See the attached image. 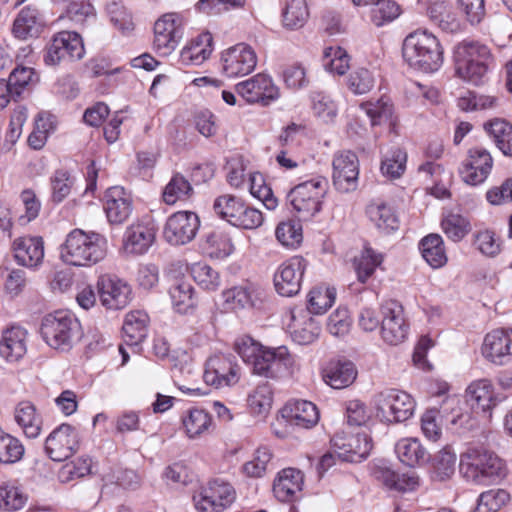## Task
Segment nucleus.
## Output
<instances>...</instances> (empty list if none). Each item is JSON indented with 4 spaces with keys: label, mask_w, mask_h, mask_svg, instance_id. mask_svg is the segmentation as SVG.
Segmentation results:
<instances>
[{
    "label": "nucleus",
    "mask_w": 512,
    "mask_h": 512,
    "mask_svg": "<svg viewBox=\"0 0 512 512\" xmlns=\"http://www.w3.org/2000/svg\"><path fill=\"white\" fill-rule=\"evenodd\" d=\"M155 240V228L149 222H136L128 226L123 236V249L127 254L142 255Z\"/></svg>",
    "instance_id": "obj_25"
},
{
    "label": "nucleus",
    "mask_w": 512,
    "mask_h": 512,
    "mask_svg": "<svg viewBox=\"0 0 512 512\" xmlns=\"http://www.w3.org/2000/svg\"><path fill=\"white\" fill-rule=\"evenodd\" d=\"M106 240L95 232L72 230L61 246V259L73 266H91L105 257Z\"/></svg>",
    "instance_id": "obj_3"
},
{
    "label": "nucleus",
    "mask_w": 512,
    "mask_h": 512,
    "mask_svg": "<svg viewBox=\"0 0 512 512\" xmlns=\"http://www.w3.org/2000/svg\"><path fill=\"white\" fill-rule=\"evenodd\" d=\"M272 459V452L268 447H259L250 461L242 466L243 473L252 478L263 477L268 470Z\"/></svg>",
    "instance_id": "obj_53"
},
{
    "label": "nucleus",
    "mask_w": 512,
    "mask_h": 512,
    "mask_svg": "<svg viewBox=\"0 0 512 512\" xmlns=\"http://www.w3.org/2000/svg\"><path fill=\"white\" fill-rule=\"evenodd\" d=\"M361 109L369 117L371 125L377 126L390 122L392 124L393 106L389 99L381 98L376 102L361 104Z\"/></svg>",
    "instance_id": "obj_52"
},
{
    "label": "nucleus",
    "mask_w": 512,
    "mask_h": 512,
    "mask_svg": "<svg viewBox=\"0 0 512 512\" xmlns=\"http://www.w3.org/2000/svg\"><path fill=\"white\" fill-rule=\"evenodd\" d=\"M329 189L324 176H316L294 186L287 194V201L299 219L309 220L322 210L323 200Z\"/></svg>",
    "instance_id": "obj_6"
},
{
    "label": "nucleus",
    "mask_w": 512,
    "mask_h": 512,
    "mask_svg": "<svg viewBox=\"0 0 512 512\" xmlns=\"http://www.w3.org/2000/svg\"><path fill=\"white\" fill-rule=\"evenodd\" d=\"M14 420L27 438H37L42 431V416L29 401H21L16 405Z\"/></svg>",
    "instance_id": "obj_33"
},
{
    "label": "nucleus",
    "mask_w": 512,
    "mask_h": 512,
    "mask_svg": "<svg viewBox=\"0 0 512 512\" xmlns=\"http://www.w3.org/2000/svg\"><path fill=\"white\" fill-rule=\"evenodd\" d=\"M273 401V392L269 384L258 385L248 397V405L254 414L265 415Z\"/></svg>",
    "instance_id": "obj_58"
},
{
    "label": "nucleus",
    "mask_w": 512,
    "mask_h": 512,
    "mask_svg": "<svg viewBox=\"0 0 512 512\" xmlns=\"http://www.w3.org/2000/svg\"><path fill=\"white\" fill-rule=\"evenodd\" d=\"M459 471L474 484L499 483L507 475L504 461L483 447H469L460 455Z\"/></svg>",
    "instance_id": "obj_2"
},
{
    "label": "nucleus",
    "mask_w": 512,
    "mask_h": 512,
    "mask_svg": "<svg viewBox=\"0 0 512 512\" xmlns=\"http://www.w3.org/2000/svg\"><path fill=\"white\" fill-rule=\"evenodd\" d=\"M240 376V366L233 355L215 354L206 361L203 373L204 382L216 389L236 385Z\"/></svg>",
    "instance_id": "obj_9"
},
{
    "label": "nucleus",
    "mask_w": 512,
    "mask_h": 512,
    "mask_svg": "<svg viewBox=\"0 0 512 512\" xmlns=\"http://www.w3.org/2000/svg\"><path fill=\"white\" fill-rule=\"evenodd\" d=\"M204 249L211 258L223 259L233 253L234 245L227 233L215 230L206 235Z\"/></svg>",
    "instance_id": "obj_45"
},
{
    "label": "nucleus",
    "mask_w": 512,
    "mask_h": 512,
    "mask_svg": "<svg viewBox=\"0 0 512 512\" xmlns=\"http://www.w3.org/2000/svg\"><path fill=\"white\" fill-rule=\"evenodd\" d=\"M183 35V19L178 13H166L154 24V48L163 56L169 55Z\"/></svg>",
    "instance_id": "obj_15"
},
{
    "label": "nucleus",
    "mask_w": 512,
    "mask_h": 512,
    "mask_svg": "<svg viewBox=\"0 0 512 512\" xmlns=\"http://www.w3.org/2000/svg\"><path fill=\"white\" fill-rule=\"evenodd\" d=\"M39 10L31 5L24 7L14 20L13 33L17 38L27 39L37 36L42 29Z\"/></svg>",
    "instance_id": "obj_39"
},
{
    "label": "nucleus",
    "mask_w": 512,
    "mask_h": 512,
    "mask_svg": "<svg viewBox=\"0 0 512 512\" xmlns=\"http://www.w3.org/2000/svg\"><path fill=\"white\" fill-rule=\"evenodd\" d=\"M402 55L411 68L424 73H434L444 63V49L439 39L426 29H417L405 37Z\"/></svg>",
    "instance_id": "obj_1"
},
{
    "label": "nucleus",
    "mask_w": 512,
    "mask_h": 512,
    "mask_svg": "<svg viewBox=\"0 0 512 512\" xmlns=\"http://www.w3.org/2000/svg\"><path fill=\"white\" fill-rule=\"evenodd\" d=\"M381 334L385 342L398 345L407 336V326L404 321L402 307L396 302H387L382 307Z\"/></svg>",
    "instance_id": "obj_22"
},
{
    "label": "nucleus",
    "mask_w": 512,
    "mask_h": 512,
    "mask_svg": "<svg viewBox=\"0 0 512 512\" xmlns=\"http://www.w3.org/2000/svg\"><path fill=\"white\" fill-rule=\"evenodd\" d=\"M303 483L304 478L300 470L286 468L280 471L274 480L273 492L278 500L290 501L302 490Z\"/></svg>",
    "instance_id": "obj_35"
},
{
    "label": "nucleus",
    "mask_w": 512,
    "mask_h": 512,
    "mask_svg": "<svg viewBox=\"0 0 512 512\" xmlns=\"http://www.w3.org/2000/svg\"><path fill=\"white\" fill-rule=\"evenodd\" d=\"M299 368L297 357L286 346H265L252 368V373L269 379H281Z\"/></svg>",
    "instance_id": "obj_8"
},
{
    "label": "nucleus",
    "mask_w": 512,
    "mask_h": 512,
    "mask_svg": "<svg viewBox=\"0 0 512 512\" xmlns=\"http://www.w3.org/2000/svg\"><path fill=\"white\" fill-rule=\"evenodd\" d=\"M398 459L409 467L421 466L430 460V454L417 438H402L395 444Z\"/></svg>",
    "instance_id": "obj_37"
},
{
    "label": "nucleus",
    "mask_w": 512,
    "mask_h": 512,
    "mask_svg": "<svg viewBox=\"0 0 512 512\" xmlns=\"http://www.w3.org/2000/svg\"><path fill=\"white\" fill-rule=\"evenodd\" d=\"M306 266L307 262L301 256H294L283 262L274 274L276 291L285 297L298 294Z\"/></svg>",
    "instance_id": "obj_17"
},
{
    "label": "nucleus",
    "mask_w": 512,
    "mask_h": 512,
    "mask_svg": "<svg viewBox=\"0 0 512 512\" xmlns=\"http://www.w3.org/2000/svg\"><path fill=\"white\" fill-rule=\"evenodd\" d=\"M377 478L387 487L399 491L413 490L418 484V479L414 475H400L390 468L381 469Z\"/></svg>",
    "instance_id": "obj_59"
},
{
    "label": "nucleus",
    "mask_w": 512,
    "mask_h": 512,
    "mask_svg": "<svg viewBox=\"0 0 512 512\" xmlns=\"http://www.w3.org/2000/svg\"><path fill=\"white\" fill-rule=\"evenodd\" d=\"M27 500V494L20 487L11 483L0 485V511H19L26 505Z\"/></svg>",
    "instance_id": "obj_49"
},
{
    "label": "nucleus",
    "mask_w": 512,
    "mask_h": 512,
    "mask_svg": "<svg viewBox=\"0 0 512 512\" xmlns=\"http://www.w3.org/2000/svg\"><path fill=\"white\" fill-rule=\"evenodd\" d=\"M375 417L384 424L401 423L410 419L415 410V401L405 391L385 388L375 393L371 400Z\"/></svg>",
    "instance_id": "obj_7"
},
{
    "label": "nucleus",
    "mask_w": 512,
    "mask_h": 512,
    "mask_svg": "<svg viewBox=\"0 0 512 512\" xmlns=\"http://www.w3.org/2000/svg\"><path fill=\"white\" fill-rule=\"evenodd\" d=\"M333 445L338 449L337 457L347 462L365 459L372 449V443L366 434L337 437L333 439Z\"/></svg>",
    "instance_id": "obj_27"
},
{
    "label": "nucleus",
    "mask_w": 512,
    "mask_h": 512,
    "mask_svg": "<svg viewBox=\"0 0 512 512\" xmlns=\"http://www.w3.org/2000/svg\"><path fill=\"white\" fill-rule=\"evenodd\" d=\"M104 211L110 224H123L133 211L130 195L122 187L109 188L105 194Z\"/></svg>",
    "instance_id": "obj_24"
},
{
    "label": "nucleus",
    "mask_w": 512,
    "mask_h": 512,
    "mask_svg": "<svg viewBox=\"0 0 512 512\" xmlns=\"http://www.w3.org/2000/svg\"><path fill=\"white\" fill-rule=\"evenodd\" d=\"M441 229L448 239L457 243L470 233L472 225L466 216L449 212L441 220Z\"/></svg>",
    "instance_id": "obj_43"
},
{
    "label": "nucleus",
    "mask_w": 512,
    "mask_h": 512,
    "mask_svg": "<svg viewBox=\"0 0 512 512\" xmlns=\"http://www.w3.org/2000/svg\"><path fill=\"white\" fill-rule=\"evenodd\" d=\"M336 298L334 288L316 287L309 293L308 313L322 314L332 306Z\"/></svg>",
    "instance_id": "obj_56"
},
{
    "label": "nucleus",
    "mask_w": 512,
    "mask_h": 512,
    "mask_svg": "<svg viewBox=\"0 0 512 512\" xmlns=\"http://www.w3.org/2000/svg\"><path fill=\"white\" fill-rule=\"evenodd\" d=\"M174 309L181 314H186L196 305L194 288L185 279H177L169 290Z\"/></svg>",
    "instance_id": "obj_42"
},
{
    "label": "nucleus",
    "mask_w": 512,
    "mask_h": 512,
    "mask_svg": "<svg viewBox=\"0 0 512 512\" xmlns=\"http://www.w3.org/2000/svg\"><path fill=\"white\" fill-rule=\"evenodd\" d=\"M309 16L305 0H287L283 10V24L289 29L302 27Z\"/></svg>",
    "instance_id": "obj_51"
},
{
    "label": "nucleus",
    "mask_w": 512,
    "mask_h": 512,
    "mask_svg": "<svg viewBox=\"0 0 512 512\" xmlns=\"http://www.w3.org/2000/svg\"><path fill=\"white\" fill-rule=\"evenodd\" d=\"M8 79L14 95L20 97L25 89L38 81V76L33 68L18 65L12 70Z\"/></svg>",
    "instance_id": "obj_61"
},
{
    "label": "nucleus",
    "mask_w": 512,
    "mask_h": 512,
    "mask_svg": "<svg viewBox=\"0 0 512 512\" xmlns=\"http://www.w3.org/2000/svg\"><path fill=\"white\" fill-rule=\"evenodd\" d=\"M79 447L77 430L69 424H61L46 438L45 452L53 461H64L71 457Z\"/></svg>",
    "instance_id": "obj_16"
},
{
    "label": "nucleus",
    "mask_w": 512,
    "mask_h": 512,
    "mask_svg": "<svg viewBox=\"0 0 512 512\" xmlns=\"http://www.w3.org/2000/svg\"><path fill=\"white\" fill-rule=\"evenodd\" d=\"M357 377L355 365L345 359L330 361L322 371L324 382L334 389L350 386Z\"/></svg>",
    "instance_id": "obj_31"
},
{
    "label": "nucleus",
    "mask_w": 512,
    "mask_h": 512,
    "mask_svg": "<svg viewBox=\"0 0 512 512\" xmlns=\"http://www.w3.org/2000/svg\"><path fill=\"white\" fill-rule=\"evenodd\" d=\"M84 45L76 32L61 31L54 35L44 56L47 65L55 66L65 60H79L84 55Z\"/></svg>",
    "instance_id": "obj_13"
},
{
    "label": "nucleus",
    "mask_w": 512,
    "mask_h": 512,
    "mask_svg": "<svg viewBox=\"0 0 512 512\" xmlns=\"http://www.w3.org/2000/svg\"><path fill=\"white\" fill-rule=\"evenodd\" d=\"M213 51V37L209 32L201 33L192 39L180 53L183 65H201Z\"/></svg>",
    "instance_id": "obj_36"
},
{
    "label": "nucleus",
    "mask_w": 512,
    "mask_h": 512,
    "mask_svg": "<svg viewBox=\"0 0 512 512\" xmlns=\"http://www.w3.org/2000/svg\"><path fill=\"white\" fill-rule=\"evenodd\" d=\"M323 67L336 75H344L350 67V57L340 46L326 47L323 51Z\"/></svg>",
    "instance_id": "obj_48"
},
{
    "label": "nucleus",
    "mask_w": 512,
    "mask_h": 512,
    "mask_svg": "<svg viewBox=\"0 0 512 512\" xmlns=\"http://www.w3.org/2000/svg\"><path fill=\"white\" fill-rule=\"evenodd\" d=\"M312 110L323 122H331L337 115V105L330 96L323 92H314L311 96Z\"/></svg>",
    "instance_id": "obj_62"
},
{
    "label": "nucleus",
    "mask_w": 512,
    "mask_h": 512,
    "mask_svg": "<svg viewBox=\"0 0 512 512\" xmlns=\"http://www.w3.org/2000/svg\"><path fill=\"white\" fill-rule=\"evenodd\" d=\"M234 500L233 487L219 479L210 481L193 495L194 506L199 512H221Z\"/></svg>",
    "instance_id": "obj_10"
},
{
    "label": "nucleus",
    "mask_w": 512,
    "mask_h": 512,
    "mask_svg": "<svg viewBox=\"0 0 512 512\" xmlns=\"http://www.w3.org/2000/svg\"><path fill=\"white\" fill-rule=\"evenodd\" d=\"M181 423L186 436L189 439L195 440L210 431L213 420L206 410L199 407H191L182 413Z\"/></svg>",
    "instance_id": "obj_34"
},
{
    "label": "nucleus",
    "mask_w": 512,
    "mask_h": 512,
    "mask_svg": "<svg viewBox=\"0 0 512 512\" xmlns=\"http://www.w3.org/2000/svg\"><path fill=\"white\" fill-rule=\"evenodd\" d=\"M242 203L240 198L233 195H222L215 199L213 209L218 217L232 225Z\"/></svg>",
    "instance_id": "obj_63"
},
{
    "label": "nucleus",
    "mask_w": 512,
    "mask_h": 512,
    "mask_svg": "<svg viewBox=\"0 0 512 512\" xmlns=\"http://www.w3.org/2000/svg\"><path fill=\"white\" fill-rule=\"evenodd\" d=\"M468 401L477 412H489L497 405L492 383L487 379L473 382L467 389Z\"/></svg>",
    "instance_id": "obj_38"
},
{
    "label": "nucleus",
    "mask_w": 512,
    "mask_h": 512,
    "mask_svg": "<svg viewBox=\"0 0 512 512\" xmlns=\"http://www.w3.org/2000/svg\"><path fill=\"white\" fill-rule=\"evenodd\" d=\"M383 255L376 252L371 247H365L359 256L354 258V268L357 278L361 283H365L381 265Z\"/></svg>",
    "instance_id": "obj_46"
},
{
    "label": "nucleus",
    "mask_w": 512,
    "mask_h": 512,
    "mask_svg": "<svg viewBox=\"0 0 512 512\" xmlns=\"http://www.w3.org/2000/svg\"><path fill=\"white\" fill-rule=\"evenodd\" d=\"M149 317L143 311L129 312L123 323V339L129 346L140 344L148 333Z\"/></svg>",
    "instance_id": "obj_40"
},
{
    "label": "nucleus",
    "mask_w": 512,
    "mask_h": 512,
    "mask_svg": "<svg viewBox=\"0 0 512 512\" xmlns=\"http://www.w3.org/2000/svg\"><path fill=\"white\" fill-rule=\"evenodd\" d=\"M73 185L74 178L67 170H56L50 178L52 201L62 202L70 194Z\"/></svg>",
    "instance_id": "obj_57"
},
{
    "label": "nucleus",
    "mask_w": 512,
    "mask_h": 512,
    "mask_svg": "<svg viewBox=\"0 0 512 512\" xmlns=\"http://www.w3.org/2000/svg\"><path fill=\"white\" fill-rule=\"evenodd\" d=\"M366 214L374 227L382 234H391L399 228V216L394 207L388 203L372 201L366 207Z\"/></svg>",
    "instance_id": "obj_30"
},
{
    "label": "nucleus",
    "mask_w": 512,
    "mask_h": 512,
    "mask_svg": "<svg viewBox=\"0 0 512 512\" xmlns=\"http://www.w3.org/2000/svg\"><path fill=\"white\" fill-rule=\"evenodd\" d=\"M222 298L226 310H249L260 308L265 298V292L252 283H246L223 291Z\"/></svg>",
    "instance_id": "obj_20"
},
{
    "label": "nucleus",
    "mask_w": 512,
    "mask_h": 512,
    "mask_svg": "<svg viewBox=\"0 0 512 512\" xmlns=\"http://www.w3.org/2000/svg\"><path fill=\"white\" fill-rule=\"evenodd\" d=\"M456 453L450 446L442 448L433 458V467L440 480L450 478L455 472Z\"/></svg>",
    "instance_id": "obj_60"
},
{
    "label": "nucleus",
    "mask_w": 512,
    "mask_h": 512,
    "mask_svg": "<svg viewBox=\"0 0 512 512\" xmlns=\"http://www.w3.org/2000/svg\"><path fill=\"white\" fill-rule=\"evenodd\" d=\"M40 334L49 347L68 351L82 336L81 324L70 312L58 310L42 319Z\"/></svg>",
    "instance_id": "obj_5"
},
{
    "label": "nucleus",
    "mask_w": 512,
    "mask_h": 512,
    "mask_svg": "<svg viewBox=\"0 0 512 512\" xmlns=\"http://www.w3.org/2000/svg\"><path fill=\"white\" fill-rule=\"evenodd\" d=\"M359 160L357 155L344 150L336 153L332 161V183L340 193H350L357 189Z\"/></svg>",
    "instance_id": "obj_11"
},
{
    "label": "nucleus",
    "mask_w": 512,
    "mask_h": 512,
    "mask_svg": "<svg viewBox=\"0 0 512 512\" xmlns=\"http://www.w3.org/2000/svg\"><path fill=\"white\" fill-rule=\"evenodd\" d=\"M482 354L496 365H505L512 360V329H495L486 334Z\"/></svg>",
    "instance_id": "obj_21"
},
{
    "label": "nucleus",
    "mask_w": 512,
    "mask_h": 512,
    "mask_svg": "<svg viewBox=\"0 0 512 512\" xmlns=\"http://www.w3.org/2000/svg\"><path fill=\"white\" fill-rule=\"evenodd\" d=\"M453 58L457 75L474 85L483 82L492 62L490 49L479 41L464 40L454 47Z\"/></svg>",
    "instance_id": "obj_4"
},
{
    "label": "nucleus",
    "mask_w": 512,
    "mask_h": 512,
    "mask_svg": "<svg viewBox=\"0 0 512 512\" xmlns=\"http://www.w3.org/2000/svg\"><path fill=\"white\" fill-rule=\"evenodd\" d=\"M29 334L19 325H12L2 331L0 357L7 363L19 362L27 353Z\"/></svg>",
    "instance_id": "obj_23"
},
{
    "label": "nucleus",
    "mask_w": 512,
    "mask_h": 512,
    "mask_svg": "<svg viewBox=\"0 0 512 512\" xmlns=\"http://www.w3.org/2000/svg\"><path fill=\"white\" fill-rule=\"evenodd\" d=\"M277 240L285 247L296 248L302 241V227L294 221L281 222L276 227Z\"/></svg>",
    "instance_id": "obj_64"
},
{
    "label": "nucleus",
    "mask_w": 512,
    "mask_h": 512,
    "mask_svg": "<svg viewBox=\"0 0 512 512\" xmlns=\"http://www.w3.org/2000/svg\"><path fill=\"white\" fill-rule=\"evenodd\" d=\"M492 167L493 158L490 153L484 148L475 147L468 151L467 159L459 168V174L465 183L476 186L487 179Z\"/></svg>",
    "instance_id": "obj_19"
},
{
    "label": "nucleus",
    "mask_w": 512,
    "mask_h": 512,
    "mask_svg": "<svg viewBox=\"0 0 512 512\" xmlns=\"http://www.w3.org/2000/svg\"><path fill=\"white\" fill-rule=\"evenodd\" d=\"M13 251L16 262L25 267H36L42 263L44 246L42 238L25 236L14 240Z\"/></svg>",
    "instance_id": "obj_29"
},
{
    "label": "nucleus",
    "mask_w": 512,
    "mask_h": 512,
    "mask_svg": "<svg viewBox=\"0 0 512 512\" xmlns=\"http://www.w3.org/2000/svg\"><path fill=\"white\" fill-rule=\"evenodd\" d=\"M510 499L504 489H492L480 494L477 506L471 512H497Z\"/></svg>",
    "instance_id": "obj_54"
},
{
    "label": "nucleus",
    "mask_w": 512,
    "mask_h": 512,
    "mask_svg": "<svg viewBox=\"0 0 512 512\" xmlns=\"http://www.w3.org/2000/svg\"><path fill=\"white\" fill-rule=\"evenodd\" d=\"M99 298L107 309H122L130 300V287L120 279L101 277L98 281Z\"/></svg>",
    "instance_id": "obj_26"
},
{
    "label": "nucleus",
    "mask_w": 512,
    "mask_h": 512,
    "mask_svg": "<svg viewBox=\"0 0 512 512\" xmlns=\"http://www.w3.org/2000/svg\"><path fill=\"white\" fill-rule=\"evenodd\" d=\"M194 193L191 183L180 173L174 174L166 184L162 198L168 205L188 200Z\"/></svg>",
    "instance_id": "obj_44"
},
{
    "label": "nucleus",
    "mask_w": 512,
    "mask_h": 512,
    "mask_svg": "<svg viewBox=\"0 0 512 512\" xmlns=\"http://www.w3.org/2000/svg\"><path fill=\"white\" fill-rule=\"evenodd\" d=\"M236 92L250 104L267 106L280 97V90L273 79L263 73L239 82L235 86Z\"/></svg>",
    "instance_id": "obj_12"
},
{
    "label": "nucleus",
    "mask_w": 512,
    "mask_h": 512,
    "mask_svg": "<svg viewBox=\"0 0 512 512\" xmlns=\"http://www.w3.org/2000/svg\"><path fill=\"white\" fill-rule=\"evenodd\" d=\"M485 128L499 150L506 156H512V125L505 120L495 119Z\"/></svg>",
    "instance_id": "obj_47"
},
{
    "label": "nucleus",
    "mask_w": 512,
    "mask_h": 512,
    "mask_svg": "<svg viewBox=\"0 0 512 512\" xmlns=\"http://www.w3.org/2000/svg\"><path fill=\"white\" fill-rule=\"evenodd\" d=\"M370 6V18L376 26L391 22L400 15L399 5L392 0H376Z\"/></svg>",
    "instance_id": "obj_55"
},
{
    "label": "nucleus",
    "mask_w": 512,
    "mask_h": 512,
    "mask_svg": "<svg viewBox=\"0 0 512 512\" xmlns=\"http://www.w3.org/2000/svg\"><path fill=\"white\" fill-rule=\"evenodd\" d=\"M406 162L407 153L399 147H393L381 162V172L388 178L397 179L405 172Z\"/></svg>",
    "instance_id": "obj_50"
},
{
    "label": "nucleus",
    "mask_w": 512,
    "mask_h": 512,
    "mask_svg": "<svg viewBox=\"0 0 512 512\" xmlns=\"http://www.w3.org/2000/svg\"><path fill=\"white\" fill-rule=\"evenodd\" d=\"M419 249L424 260L434 269L443 267L448 261L444 240L439 234L425 236L420 241Z\"/></svg>",
    "instance_id": "obj_41"
},
{
    "label": "nucleus",
    "mask_w": 512,
    "mask_h": 512,
    "mask_svg": "<svg viewBox=\"0 0 512 512\" xmlns=\"http://www.w3.org/2000/svg\"><path fill=\"white\" fill-rule=\"evenodd\" d=\"M281 413L289 424L305 429L315 426L319 421L316 405L307 400H290Z\"/></svg>",
    "instance_id": "obj_28"
},
{
    "label": "nucleus",
    "mask_w": 512,
    "mask_h": 512,
    "mask_svg": "<svg viewBox=\"0 0 512 512\" xmlns=\"http://www.w3.org/2000/svg\"><path fill=\"white\" fill-rule=\"evenodd\" d=\"M221 62L222 71L227 77H241L255 69L257 56L251 46L239 43L222 53Z\"/></svg>",
    "instance_id": "obj_18"
},
{
    "label": "nucleus",
    "mask_w": 512,
    "mask_h": 512,
    "mask_svg": "<svg viewBox=\"0 0 512 512\" xmlns=\"http://www.w3.org/2000/svg\"><path fill=\"white\" fill-rule=\"evenodd\" d=\"M199 227L200 220L196 213L178 211L168 217L163 229V237L171 245H185L195 238Z\"/></svg>",
    "instance_id": "obj_14"
},
{
    "label": "nucleus",
    "mask_w": 512,
    "mask_h": 512,
    "mask_svg": "<svg viewBox=\"0 0 512 512\" xmlns=\"http://www.w3.org/2000/svg\"><path fill=\"white\" fill-rule=\"evenodd\" d=\"M288 330L292 340L299 345L313 343L320 334V326L309 313L297 316L291 311Z\"/></svg>",
    "instance_id": "obj_32"
}]
</instances>
